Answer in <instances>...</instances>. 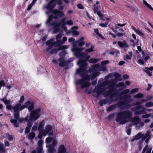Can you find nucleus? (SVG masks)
I'll return each instance as SVG.
<instances>
[{"instance_id": "1", "label": "nucleus", "mask_w": 153, "mask_h": 153, "mask_svg": "<svg viewBox=\"0 0 153 153\" xmlns=\"http://www.w3.org/2000/svg\"><path fill=\"white\" fill-rule=\"evenodd\" d=\"M84 44L85 42H84L76 41L75 43V45H74L73 48L71 49L72 51L74 52V54L76 57L80 59L85 58V59H81L77 62V64L79 65L80 68L77 69L76 71V74H79L82 78L77 80L75 83L76 85H81V88H82L89 87L91 85L90 82L89 81L90 79H91V80H93L100 74L99 72L92 73L90 74H88V71L86 70L87 64L86 61L88 60L90 56H86L87 54L85 53L80 52V51L82 50L76 46L77 45L81 46Z\"/></svg>"}, {"instance_id": "2", "label": "nucleus", "mask_w": 153, "mask_h": 153, "mask_svg": "<svg viewBox=\"0 0 153 153\" xmlns=\"http://www.w3.org/2000/svg\"><path fill=\"white\" fill-rule=\"evenodd\" d=\"M132 113L129 110H126L118 113L115 118V120L120 124H123L130 120L134 125L139 124L141 121L138 116L132 117Z\"/></svg>"}, {"instance_id": "3", "label": "nucleus", "mask_w": 153, "mask_h": 153, "mask_svg": "<svg viewBox=\"0 0 153 153\" xmlns=\"http://www.w3.org/2000/svg\"><path fill=\"white\" fill-rule=\"evenodd\" d=\"M67 40V38L64 36L62 40H57L54 42L53 39H51L47 41L46 44L48 45V48L46 49V51H48L50 54H53L56 52L57 51L65 49L68 48V46L62 45Z\"/></svg>"}, {"instance_id": "4", "label": "nucleus", "mask_w": 153, "mask_h": 153, "mask_svg": "<svg viewBox=\"0 0 153 153\" xmlns=\"http://www.w3.org/2000/svg\"><path fill=\"white\" fill-rule=\"evenodd\" d=\"M107 85L108 86V89L109 90V91L107 92L106 93L105 92L104 94L106 96L108 95L113 91V88L115 85L114 80L113 79L105 81L101 85H98L95 86L92 91V92L93 93V95L96 98L98 97L104 91L103 89H101L102 87L105 86Z\"/></svg>"}, {"instance_id": "5", "label": "nucleus", "mask_w": 153, "mask_h": 153, "mask_svg": "<svg viewBox=\"0 0 153 153\" xmlns=\"http://www.w3.org/2000/svg\"><path fill=\"white\" fill-rule=\"evenodd\" d=\"M40 112V110L38 108L31 112L30 117L27 116L25 118H19L18 120L21 123L24 120L27 122L34 121L39 117Z\"/></svg>"}, {"instance_id": "6", "label": "nucleus", "mask_w": 153, "mask_h": 153, "mask_svg": "<svg viewBox=\"0 0 153 153\" xmlns=\"http://www.w3.org/2000/svg\"><path fill=\"white\" fill-rule=\"evenodd\" d=\"M146 101L145 100H142L141 101L136 102L132 105H138L134 107L131 108V110L133 111L135 115H140L145 113L146 108L139 105Z\"/></svg>"}, {"instance_id": "7", "label": "nucleus", "mask_w": 153, "mask_h": 153, "mask_svg": "<svg viewBox=\"0 0 153 153\" xmlns=\"http://www.w3.org/2000/svg\"><path fill=\"white\" fill-rule=\"evenodd\" d=\"M133 101V100L132 99H130L128 100L119 101L117 102L116 104H113L109 106L107 109L108 111H110L115 108L116 105L118 107L120 108V109H123V108H122V106L123 105H127L131 102Z\"/></svg>"}, {"instance_id": "8", "label": "nucleus", "mask_w": 153, "mask_h": 153, "mask_svg": "<svg viewBox=\"0 0 153 153\" xmlns=\"http://www.w3.org/2000/svg\"><path fill=\"white\" fill-rule=\"evenodd\" d=\"M53 14L52 15L49 16L47 21L46 22V24L49 23V26L53 25L50 23L51 19L53 18L56 19L59 17H61L64 15V13L62 11H60L58 10H55L53 11Z\"/></svg>"}, {"instance_id": "9", "label": "nucleus", "mask_w": 153, "mask_h": 153, "mask_svg": "<svg viewBox=\"0 0 153 153\" xmlns=\"http://www.w3.org/2000/svg\"><path fill=\"white\" fill-rule=\"evenodd\" d=\"M52 127L50 125H47L45 129H43L40 131V134L38 136L39 138H41L42 136H46L51 130Z\"/></svg>"}, {"instance_id": "10", "label": "nucleus", "mask_w": 153, "mask_h": 153, "mask_svg": "<svg viewBox=\"0 0 153 153\" xmlns=\"http://www.w3.org/2000/svg\"><path fill=\"white\" fill-rule=\"evenodd\" d=\"M94 70L104 71L106 70V68L104 66H100L99 64H97L92 66V68L89 69V71L91 73Z\"/></svg>"}, {"instance_id": "11", "label": "nucleus", "mask_w": 153, "mask_h": 153, "mask_svg": "<svg viewBox=\"0 0 153 153\" xmlns=\"http://www.w3.org/2000/svg\"><path fill=\"white\" fill-rule=\"evenodd\" d=\"M112 97V95H111L110 96V98H111V99H110V100L107 99L101 100L100 102V105L101 106H102L103 105V104H106L107 103H108V104H110L111 103H112L113 102V100L111 99Z\"/></svg>"}, {"instance_id": "12", "label": "nucleus", "mask_w": 153, "mask_h": 153, "mask_svg": "<svg viewBox=\"0 0 153 153\" xmlns=\"http://www.w3.org/2000/svg\"><path fill=\"white\" fill-rule=\"evenodd\" d=\"M25 108V105H22L21 104H17L13 107V111H21Z\"/></svg>"}, {"instance_id": "13", "label": "nucleus", "mask_w": 153, "mask_h": 153, "mask_svg": "<svg viewBox=\"0 0 153 153\" xmlns=\"http://www.w3.org/2000/svg\"><path fill=\"white\" fill-rule=\"evenodd\" d=\"M151 135L149 131H147L145 134H144L142 140H143L145 139V142L146 143H147L149 142V139L151 137Z\"/></svg>"}, {"instance_id": "14", "label": "nucleus", "mask_w": 153, "mask_h": 153, "mask_svg": "<svg viewBox=\"0 0 153 153\" xmlns=\"http://www.w3.org/2000/svg\"><path fill=\"white\" fill-rule=\"evenodd\" d=\"M117 44L121 48H128V45L126 40H124L123 41H119L117 42Z\"/></svg>"}, {"instance_id": "15", "label": "nucleus", "mask_w": 153, "mask_h": 153, "mask_svg": "<svg viewBox=\"0 0 153 153\" xmlns=\"http://www.w3.org/2000/svg\"><path fill=\"white\" fill-rule=\"evenodd\" d=\"M54 2L51 1L47 6H45L44 8H46L47 9L51 10L55 7L56 4L53 3Z\"/></svg>"}, {"instance_id": "16", "label": "nucleus", "mask_w": 153, "mask_h": 153, "mask_svg": "<svg viewBox=\"0 0 153 153\" xmlns=\"http://www.w3.org/2000/svg\"><path fill=\"white\" fill-rule=\"evenodd\" d=\"M66 151V149L63 145H60L58 150V153H65Z\"/></svg>"}, {"instance_id": "17", "label": "nucleus", "mask_w": 153, "mask_h": 153, "mask_svg": "<svg viewBox=\"0 0 153 153\" xmlns=\"http://www.w3.org/2000/svg\"><path fill=\"white\" fill-rule=\"evenodd\" d=\"M146 70L144 71L148 74L149 76H151L152 75V71L153 70V66L150 67L149 68L147 67L145 68Z\"/></svg>"}, {"instance_id": "18", "label": "nucleus", "mask_w": 153, "mask_h": 153, "mask_svg": "<svg viewBox=\"0 0 153 153\" xmlns=\"http://www.w3.org/2000/svg\"><path fill=\"white\" fill-rule=\"evenodd\" d=\"M58 61L60 62L59 63V65L60 67H64L68 63V62L64 61L63 59L62 58H59Z\"/></svg>"}, {"instance_id": "19", "label": "nucleus", "mask_w": 153, "mask_h": 153, "mask_svg": "<svg viewBox=\"0 0 153 153\" xmlns=\"http://www.w3.org/2000/svg\"><path fill=\"white\" fill-rule=\"evenodd\" d=\"M26 104L27 105H29L28 108L29 111H30L33 109L34 108L33 104V103H30V102H27Z\"/></svg>"}, {"instance_id": "20", "label": "nucleus", "mask_w": 153, "mask_h": 153, "mask_svg": "<svg viewBox=\"0 0 153 153\" xmlns=\"http://www.w3.org/2000/svg\"><path fill=\"white\" fill-rule=\"evenodd\" d=\"M143 136H144V134H142L140 132L139 133L135 136L134 140H137L142 137L143 138Z\"/></svg>"}, {"instance_id": "21", "label": "nucleus", "mask_w": 153, "mask_h": 153, "mask_svg": "<svg viewBox=\"0 0 153 153\" xmlns=\"http://www.w3.org/2000/svg\"><path fill=\"white\" fill-rule=\"evenodd\" d=\"M17 119H14L11 118L10 121L13 124V125L15 127H18L19 126V124L17 123Z\"/></svg>"}, {"instance_id": "22", "label": "nucleus", "mask_w": 153, "mask_h": 153, "mask_svg": "<svg viewBox=\"0 0 153 153\" xmlns=\"http://www.w3.org/2000/svg\"><path fill=\"white\" fill-rule=\"evenodd\" d=\"M119 53V51L117 50H114L111 51L109 52V54L117 56V55Z\"/></svg>"}, {"instance_id": "23", "label": "nucleus", "mask_w": 153, "mask_h": 153, "mask_svg": "<svg viewBox=\"0 0 153 153\" xmlns=\"http://www.w3.org/2000/svg\"><path fill=\"white\" fill-rule=\"evenodd\" d=\"M48 151L49 153H53L55 151L54 147L52 145L50 144L48 146Z\"/></svg>"}, {"instance_id": "24", "label": "nucleus", "mask_w": 153, "mask_h": 153, "mask_svg": "<svg viewBox=\"0 0 153 153\" xmlns=\"http://www.w3.org/2000/svg\"><path fill=\"white\" fill-rule=\"evenodd\" d=\"M35 134L33 132H31L30 133L28 136V138L30 140H32L35 137Z\"/></svg>"}, {"instance_id": "25", "label": "nucleus", "mask_w": 153, "mask_h": 153, "mask_svg": "<svg viewBox=\"0 0 153 153\" xmlns=\"http://www.w3.org/2000/svg\"><path fill=\"white\" fill-rule=\"evenodd\" d=\"M45 124V122L44 120H42L41 121L39 124V126H38V131H39V133H40V131H41L42 130V128L43 127Z\"/></svg>"}, {"instance_id": "26", "label": "nucleus", "mask_w": 153, "mask_h": 153, "mask_svg": "<svg viewBox=\"0 0 153 153\" xmlns=\"http://www.w3.org/2000/svg\"><path fill=\"white\" fill-rule=\"evenodd\" d=\"M1 101H3L5 105L10 104V100H7L6 97L1 99Z\"/></svg>"}, {"instance_id": "27", "label": "nucleus", "mask_w": 153, "mask_h": 153, "mask_svg": "<svg viewBox=\"0 0 153 153\" xmlns=\"http://www.w3.org/2000/svg\"><path fill=\"white\" fill-rule=\"evenodd\" d=\"M66 19V18L65 17H64L62 19L59 23V26L61 25L62 26H64L66 25V22L65 21Z\"/></svg>"}, {"instance_id": "28", "label": "nucleus", "mask_w": 153, "mask_h": 153, "mask_svg": "<svg viewBox=\"0 0 153 153\" xmlns=\"http://www.w3.org/2000/svg\"><path fill=\"white\" fill-rule=\"evenodd\" d=\"M13 116L16 119H19V111H13Z\"/></svg>"}, {"instance_id": "29", "label": "nucleus", "mask_w": 153, "mask_h": 153, "mask_svg": "<svg viewBox=\"0 0 153 153\" xmlns=\"http://www.w3.org/2000/svg\"><path fill=\"white\" fill-rule=\"evenodd\" d=\"M132 28L135 32L138 35L141 36H143V33L140 30L136 29L134 27H133Z\"/></svg>"}, {"instance_id": "30", "label": "nucleus", "mask_w": 153, "mask_h": 153, "mask_svg": "<svg viewBox=\"0 0 153 153\" xmlns=\"http://www.w3.org/2000/svg\"><path fill=\"white\" fill-rule=\"evenodd\" d=\"M143 3L145 5L148 7L149 9L153 11V8H152L149 4H148L147 2L145 0H143Z\"/></svg>"}, {"instance_id": "31", "label": "nucleus", "mask_w": 153, "mask_h": 153, "mask_svg": "<svg viewBox=\"0 0 153 153\" xmlns=\"http://www.w3.org/2000/svg\"><path fill=\"white\" fill-rule=\"evenodd\" d=\"M145 106L147 107H150L153 106V102H149L145 103Z\"/></svg>"}, {"instance_id": "32", "label": "nucleus", "mask_w": 153, "mask_h": 153, "mask_svg": "<svg viewBox=\"0 0 153 153\" xmlns=\"http://www.w3.org/2000/svg\"><path fill=\"white\" fill-rule=\"evenodd\" d=\"M99 60V59H91L89 60L90 63H96Z\"/></svg>"}, {"instance_id": "33", "label": "nucleus", "mask_w": 153, "mask_h": 153, "mask_svg": "<svg viewBox=\"0 0 153 153\" xmlns=\"http://www.w3.org/2000/svg\"><path fill=\"white\" fill-rule=\"evenodd\" d=\"M37 150V153H44L42 147H38Z\"/></svg>"}, {"instance_id": "34", "label": "nucleus", "mask_w": 153, "mask_h": 153, "mask_svg": "<svg viewBox=\"0 0 153 153\" xmlns=\"http://www.w3.org/2000/svg\"><path fill=\"white\" fill-rule=\"evenodd\" d=\"M143 94L141 93H139L136 94L134 96V97L135 98H141L143 97Z\"/></svg>"}, {"instance_id": "35", "label": "nucleus", "mask_w": 153, "mask_h": 153, "mask_svg": "<svg viewBox=\"0 0 153 153\" xmlns=\"http://www.w3.org/2000/svg\"><path fill=\"white\" fill-rule=\"evenodd\" d=\"M53 34H54V33H56L59 30V27L58 26H56V27H54L53 28Z\"/></svg>"}, {"instance_id": "36", "label": "nucleus", "mask_w": 153, "mask_h": 153, "mask_svg": "<svg viewBox=\"0 0 153 153\" xmlns=\"http://www.w3.org/2000/svg\"><path fill=\"white\" fill-rule=\"evenodd\" d=\"M98 6H96V4H94V8L93 10L94 13L98 11Z\"/></svg>"}, {"instance_id": "37", "label": "nucleus", "mask_w": 153, "mask_h": 153, "mask_svg": "<svg viewBox=\"0 0 153 153\" xmlns=\"http://www.w3.org/2000/svg\"><path fill=\"white\" fill-rule=\"evenodd\" d=\"M53 140V138L51 137H48L46 139V142L48 143H50Z\"/></svg>"}, {"instance_id": "38", "label": "nucleus", "mask_w": 153, "mask_h": 153, "mask_svg": "<svg viewBox=\"0 0 153 153\" xmlns=\"http://www.w3.org/2000/svg\"><path fill=\"white\" fill-rule=\"evenodd\" d=\"M94 48V47L92 46H91V48H89L87 49L85 51L86 52H91L94 51L93 49Z\"/></svg>"}, {"instance_id": "39", "label": "nucleus", "mask_w": 153, "mask_h": 153, "mask_svg": "<svg viewBox=\"0 0 153 153\" xmlns=\"http://www.w3.org/2000/svg\"><path fill=\"white\" fill-rule=\"evenodd\" d=\"M5 150L3 144L0 143V151L3 152H4Z\"/></svg>"}, {"instance_id": "40", "label": "nucleus", "mask_w": 153, "mask_h": 153, "mask_svg": "<svg viewBox=\"0 0 153 153\" xmlns=\"http://www.w3.org/2000/svg\"><path fill=\"white\" fill-rule=\"evenodd\" d=\"M151 116L150 114H146L143 115L141 117L143 118H148Z\"/></svg>"}, {"instance_id": "41", "label": "nucleus", "mask_w": 153, "mask_h": 153, "mask_svg": "<svg viewBox=\"0 0 153 153\" xmlns=\"http://www.w3.org/2000/svg\"><path fill=\"white\" fill-rule=\"evenodd\" d=\"M94 32L100 37L101 38L103 37L102 35L99 33V30L98 29H95Z\"/></svg>"}, {"instance_id": "42", "label": "nucleus", "mask_w": 153, "mask_h": 153, "mask_svg": "<svg viewBox=\"0 0 153 153\" xmlns=\"http://www.w3.org/2000/svg\"><path fill=\"white\" fill-rule=\"evenodd\" d=\"M72 34L75 36H77L79 34V31L76 30H74L72 31Z\"/></svg>"}, {"instance_id": "43", "label": "nucleus", "mask_w": 153, "mask_h": 153, "mask_svg": "<svg viewBox=\"0 0 153 153\" xmlns=\"http://www.w3.org/2000/svg\"><path fill=\"white\" fill-rule=\"evenodd\" d=\"M62 36V33H59L56 36V39L57 40H58V39H60Z\"/></svg>"}, {"instance_id": "44", "label": "nucleus", "mask_w": 153, "mask_h": 153, "mask_svg": "<svg viewBox=\"0 0 153 153\" xmlns=\"http://www.w3.org/2000/svg\"><path fill=\"white\" fill-rule=\"evenodd\" d=\"M43 143V141L42 140H39L38 143V147H42V145Z\"/></svg>"}, {"instance_id": "45", "label": "nucleus", "mask_w": 153, "mask_h": 153, "mask_svg": "<svg viewBox=\"0 0 153 153\" xmlns=\"http://www.w3.org/2000/svg\"><path fill=\"white\" fill-rule=\"evenodd\" d=\"M152 150V147H147V149L146 150V153H151V151Z\"/></svg>"}, {"instance_id": "46", "label": "nucleus", "mask_w": 153, "mask_h": 153, "mask_svg": "<svg viewBox=\"0 0 153 153\" xmlns=\"http://www.w3.org/2000/svg\"><path fill=\"white\" fill-rule=\"evenodd\" d=\"M6 135L7 137L8 138L9 140H12L13 137L12 135H10L8 133L6 134Z\"/></svg>"}, {"instance_id": "47", "label": "nucleus", "mask_w": 153, "mask_h": 153, "mask_svg": "<svg viewBox=\"0 0 153 153\" xmlns=\"http://www.w3.org/2000/svg\"><path fill=\"white\" fill-rule=\"evenodd\" d=\"M138 90V88H135L132 89L130 92V94H132L137 92Z\"/></svg>"}, {"instance_id": "48", "label": "nucleus", "mask_w": 153, "mask_h": 153, "mask_svg": "<svg viewBox=\"0 0 153 153\" xmlns=\"http://www.w3.org/2000/svg\"><path fill=\"white\" fill-rule=\"evenodd\" d=\"M114 76L117 79H118L121 77V75L119 74H114Z\"/></svg>"}, {"instance_id": "49", "label": "nucleus", "mask_w": 153, "mask_h": 153, "mask_svg": "<svg viewBox=\"0 0 153 153\" xmlns=\"http://www.w3.org/2000/svg\"><path fill=\"white\" fill-rule=\"evenodd\" d=\"M108 22H107V23H106L105 24H103V23L100 24L99 25L100 26L102 27H106L107 25V24H108Z\"/></svg>"}, {"instance_id": "50", "label": "nucleus", "mask_w": 153, "mask_h": 153, "mask_svg": "<svg viewBox=\"0 0 153 153\" xmlns=\"http://www.w3.org/2000/svg\"><path fill=\"white\" fill-rule=\"evenodd\" d=\"M66 24H67L69 25H71L73 24V23L72 21L71 20H69L66 22Z\"/></svg>"}, {"instance_id": "51", "label": "nucleus", "mask_w": 153, "mask_h": 153, "mask_svg": "<svg viewBox=\"0 0 153 153\" xmlns=\"http://www.w3.org/2000/svg\"><path fill=\"white\" fill-rule=\"evenodd\" d=\"M30 128H29V127H26L25 130V133L26 134L29 133L30 131Z\"/></svg>"}, {"instance_id": "52", "label": "nucleus", "mask_w": 153, "mask_h": 153, "mask_svg": "<svg viewBox=\"0 0 153 153\" xmlns=\"http://www.w3.org/2000/svg\"><path fill=\"white\" fill-rule=\"evenodd\" d=\"M57 144V141L55 140L53 141L52 142V146L54 147Z\"/></svg>"}, {"instance_id": "53", "label": "nucleus", "mask_w": 153, "mask_h": 153, "mask_svg": "<svg viewBox=\"0 0 153 153\" xmlns=\"http://www.w3.org/2000/svg\"><path fill=\"white\" fill-rule=\"evenodd\" d=\"M108 63L109 61L108 60H105L102 61L101 63L102 65H105L108 64Z\"/></svg>"}, {"instance_id": "54", "label": "nucleus", "mask_w": 153, "mask_h": 153, "mask_svg": "<svg viewBox=\"0 0 153 153\" xmlns=\"http://www.w3.org/2000/svg\"><path fill=\"white\" fill-rule=\"evenodd\" d=\"M97 15L101 18L103 17V15L100 12V11H97Z\"/></svg>"}, {"instance_id": "55", "label": "nucleus", "mask_w": 153, "mask_h": 153, "mask_svg": "<svg viewBox=\"0 0 153 153\" xmlns=\"http://www.w3.org/2000/svg\"><path fill=\"white\" fill-rule=\"evenodd\" d=\"M24 100V97L23 96H21L20 100H19V103L20 104L22 103Z\"/></svg>"}, {"instance_id": "56", "label": "nucleus", "mask_w": 153, "mask_h": 153, "mask_svg": "<svg viewBox=\"0 0 153 153\" xmlns=\"http://www.w3.org/2000/svg\"><path fill=\"white\" fill-rule=\"evenodd\" d=\"M124 35H125L124 33H120V32L118 33L117 34V36H120V37L122 36H123Z\"/></svg>"}, {"instance_id": "57", "label": "nucleus", "mask_w": 153, "mask_h": 153, "mask_svg": "<svg viewBox=\"0 0 153 153\" xmlns=\"http://www.w3.org/2000/svg\"><path fill=\"white\" fill-rule=\"evenodd\" d=\"M77 7L80 9H83L84 8V7L83 6L80 4H77Z\"/></svg>"}, {"instance_id": "58", "label": "nucleus", "mask_w": 153, "mask_h": 153, "mask_svg": "<svg viewBox=\"0 0 153 153\" xmlns=\"http://www.w3.org/2000/svg\"><path fill=\"white\" fill-rule=\"evenodd\" d=\"M13 107L10 105H7L6 106V108L9 110H11L13 109Z\"/></svg>"}, {"instance_id": "59", "label": "nucleus", "mask_w": 153, "mask_h": 153, "mask_svg": "<svg viewBox=\"0 0 153 153\" xmlns=\"http://www.w3.org/2000/svg\"><path fill=\"white\" fill-rule=\"evenodd\" d=\"M130 90L128 89H127L124 90L123 92V94H126L129 92Z\"/></svg>"}, {"instance_id": "60", "label": "nucleus", "mask_w": 153, "mask_h": 153, "mask_svg": "<svg viewBox=\"0 0 153 153\" xmlns=\"http://www.w3.org/2000/svg\"><path fill=\"white\" fill-rule=\"evenodd\" d=\"M114 114H113L109 115L108 117L107 118L108 119H111L113 118L114 117Z\"/></svg>"}, {"instance_id": "61", "label": "nucleus", "mask_w": 153, "mask_h": 153, "mask_svg": "<svg viewBox=\"0 0 153 153\" xmlns=\"http://www.w3.org/2000/svg\"><path fill=\"white\" fill-rule=\"evenodd\" d=\"M123 79H128L129 77L128 75L127 74H125L123 75Z\"/></svg>"}, {"instance_id": "62", "label": "nucleus", "mask_w": 153, "mask_h": 153, "mask_svg": "<svg viewBox=\"0 0 153 153\" xmlns=\"http://www.w3.org/2000/svg\"><path fill=\"white\" fill-rule=\"evenodd\" d=\"M31 122V121L28 122V123L27 126V127H29V128H31L32 125V123ZM32 122H33V121H32Z\"/></svg>"}, {"instance_id": "63", "label": "nucleus", "mask_w": 153, "mask_h": 153, "mask_svg": "<svg viewBox=\"0 0 153 153\" xmlns=\"http://www.w3.org/2000/svg\"><path fill=\"white\" fill-rule=\"evenodd\" d=\"M132 11L134 12H137L138 11L136 7H133L132 8Z\"/></svg>"}, {"instance_id": "64", "label": "nucleus", "mask_w": 153, "mask_h": 153, "mask_svg": "<svg viewBox=\"0 0 153 153\" xmlns=\"http://www.w3.org/2000/svg\"><path fill=\"white\" fill-rule=\"evenodd\" d=\"M111 77H112L111 74H109L108 75L106 76L105 77V79H108L109 78H110Z\"/></svg>"}]
</instances>
